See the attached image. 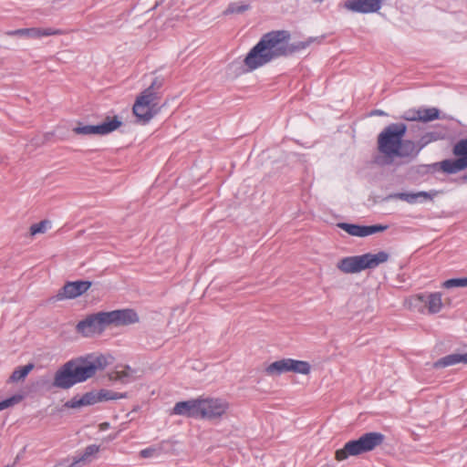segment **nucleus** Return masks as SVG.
Masks as SVG:
<instances>
[{
    "label": "nucleus",
    "instance_id": "nucleus-9",
    "mask_svg": "<svg viewBox=\"0 0 467 467\" xmlns=\"http://www.w3.org/2000/svg\"><path fill=\"white\" fill-rule=\"evenodd\" d=\"M456 159H446L432 164L435 171L445 174H455L467 169V139L460 140L452 148Z\"/></svg>",
    "mask_w": 467,
    "mask_h": 467
},
{
    "label": "nucleus",
    "instance_id": "nucleus-17",
    "mask_svg": "<svg viewBox=\"0 0 467 467\" xmlns=\"http://www.w3.org/2000/svg\"><path fill=\"white\" fill-rule=\"evenodd\" d=\"M98 402H99V397L98 392L90 391V392L85 393L80 398L75 397V398L71 399L70 400H68L66 403V407L75 409V408H79L82 406L93 405Z\"/></svg>",
    "mask_w": 467,
    "mask_h": 467
},
{
    "label": "nucleus",
    "instance_id": "nucleus-15",
    "mask_svg": "<svg viewBox=\"0 0 467 467\" xmlns=\"http://www.w3.org/2000/svg\"><path fill=\"white\" fill-rule=\"evenodd\" d=\"M91 286L89 281L67 282L57 294L58 299H74L86 293Z\"/></svg>",
    "mask_w": 467,
    "mask_h": 467
},
{
    "label": "nucleus",
    "instance_id": "nucleus-12",
    "mask_svg": "<svg viewBox=\"0 0 467 467\" xmlns=\"http://www.w3.org/2000/svg\"><path fill=\"white\" fill-rule=\"evenodd\" d=\"M107 324L109 326H129L135 324L139 321V317L133 309H119L109 312H105Z\"/></svg>",
    "mask_w": 467,
    "mask_h": 467
},
{
    "label": "nucleus",
    "instance_id": "nucleus-31",
    "mask_svg": "<svg viewBox=\"0 0 467 467\" xmlns=\"http://www.w3.org/2000/svg\"><path fill=\"white\" fill-rule=\"evenodd\" d=\"M99 451V447L95 445V444H92V445H89L88 446L86 449H85V451L83 452L82 456L78 459V460H76L75 462H88L89 461V458L93 455H95L96 453H98Z\"/></svg>",
    "mask_w": 467,
    "mask_h": 467
},
{
    "label": "nucleus",
    "instance_id": "nucleus-35",
    "mask_svg": "<svg viewBox=\"0 0 467 467\" xmlns=\"http://www.w3.org/2000/svg\"><path fill=\"white\" fill-rule=\"evenodd\" d=\"M109 427V424L108 422H103L99 425V430L100 431H105L107 430L108 428Z\"/></svg>",
    "mask_w": 467,
    "mask_h": 467
},
{
    "label": "nucleus",
    "instance_id": "nucleus-16",
    "mask_svg": "<svg viewBox=\"0 0 467 467\" xmlns=\"http://www.w3.org/2000/svg\"><path fill=\"white\" fill-rule=\"evenodd\" d=\"M343 5L355 13H376L381 8L382 0H347Z\"/></svg>",
    "mask_w": 467,
    "mask_h": 467
},
{
    "label": "nucleus",
    "instance_id": "nucleus-36",
    "mask_svg": "<svg viewBox=\"0 0 467 467\" xmlns=\"http://www.w3.org/2000/svg\"><path fill=\"white\" fill-rule=\"evenodd\" d=\"M376 114H377V115H379V116H382V115H384L385 113H384L383 111H381V110H377V111H376Z\"/></svg>",
    "mask_w": 467,
    "mask_h": 467
},
{
    "label": "nucleus",
    "instance_id": "nucleus-7",
    "mask_svg": "<svg viewBox=\"0 0 467 467\" xmlns=\"http://www.w3.org/2000/svg\"><path fill=\"white\" fill-rule=\"evenodd\" d=\"M384 441V435L380 432H367L357 440L348 441L343 448L335 452L337 462L347 460L350 456H358L373 451Z\"/></svg>",
    "mask_w": 467,
    "mask_h": 467
},
{
    "label": "nucleus",
    "instance_id": "nucleus-13",
    "mask_svg": "<svg viewBox=\"0 0 467 467\" xmlns=\"http://www.w3.org/2000/svg\"><path fill=\"white\" fill-rule=\"evenodd\" d=\"M64 32L61 29L53 27H29V28H19L6 32L8 36H24L28 38H42L51 36H60Z\"/></svg>",
    "mask_w": 467,
    "mask_h": 467
},
{
    "label": "nucleus",
    "instance_id": "nucleus-20",
    "mask_svg": "<svg viewBox=\"0 0 467 467\" xmlns=\"http://www.w3.org/2000/svg\"><path fill=\"white\" fill-rule=\"evenodd\" d=\"M291 358H283L269 364L265 368V373L268 376H276L283 373L290 372Z\"/></svg>",
    "mask_w": 467,
    "mask_h": 467
},
{
    "label": "nucleus",
    "instance_id": "nucleus-4",
    "mask_svg": "<svg viewBox=\"0 0 467 467\" xmlns=\"http://www.w3.org/2000/svg\"><path fill=\"white\" fill-rule=\"evenodd\" d=\"M284 35V33H276L275 31L265 34L244 59V65L247 67V70H255L272 60L283 57L285 51Z\"/></svg>",
    "mask_w": 467,
    "mask_h": 467
},
{
    "label": "nucleus",
    "instance_id": "nucleus-5",
    "mask_svg": "<svg viewBox=\"0 0 467 467\" xmlns=\"http://www.w3.org/2000/svg\"><path fill=\"white\" fill-rule=\"evenodd\" d=\"M389 259L387 252L379 251L377 254L366 253L360 255L346 256L337 263L338 271L345 275L358 274L365 270L375 269Z\"/></svg>",
    "mask_w": 467,
    "mask_h": 467
},
{
    "label": "nucleus",
    "instance_id": "nucleus-8",
    "mask_svg": "<svg viewBox=\"0 0 467 467\" xmlns=\"http://www.w3.org/2000/svg\"><path fill=\"white\" fill-rule=\"evenodd\" d=\"M405 306L410 310L424 314H437L442 307V295L439 292L416 294L405 300Z\"/></svg>",
    "mask_w": 467,
    "mask_h": 467
},
{
    "label": "nucleus",
    "instance_id": "nucleus-27",
    "mask_svg": "<svg viewBox=\"0 0 467 467\" xmlns=\"http://www.w3.org/2000/svg\"><path fill=\"white\" fill-rule=\"evenodd\" d=\"M99 397V402L101 401H107V400H119L124 399L127 397L125 393H119L115 392L109 389H100L98 391Z\"/></svg>",
    "mask_w": 467,
    "mask_h": 467
},
{
    "label": "nucleus",
    "instance_id": "nucleus-34",
    "mask_svg": "<svg viewBox=\"0 0 467 467\" xmlns=\"http://www.w3.org/2000/svg\"><path fill=\"white\" fill-rule=\"evenodd\" d=\"M158 454V449L155 447H149L140 451L141 458H150Z\"/></svg>",
    "mask_w": 467,
    "mask_h": 467
},
{
    "label": "nucleus",
    "instance_id": "nucleus-22",
    "mask_svg": "<svg viewBox=\"0 0 467 467\" xmlns=\"http://www.w3.org/2000/svg\"><path fill=\"white\" fill-rule=\"evenodd\" d=\"M445 138V135L440 131H429L423 134L419 142L417 144V149H419V152L421 149L426 147L428 144L431 142H435L438 140H441Z\"/></svg>",
    "mask_w": 467,
    "mask_h": 467
},
{
    "label": "nucleus",
    "instance_id": "nucleus-3",
    "mask_svg": "<svg viewBox=\"0 0 467 467\" xmlns=\"http://www.w3.org/2000/svg\"><path fill=\"white\" fill-rule=\"evenodd\" d=\"M229 409L230 403L225 399L202 395L196 399L177 402L171 414L216 420L225 417Z\"/></svg>",
    "mask_w": 467,
    "mask_h": 467
},
{
    "label": "nucleus",
    "instance_id": "nucleus-18",
    "mask_svg": "<svg viewBox=\"0 0 467 467\" xmlns=\"http://www.w3.org/2000/svg\"><path fill=\"white\" fill-rule=\"evenodd\" d=\"M276 33H284L285 35V40H284V47L285 48V53L283 54V57L291 55L295 52L306 49L310 43L312 42L311 39H308L306 41H299L293 44H289L290 40V33L286 30H276Z\"/></svg>",
    "mask_w": 467,
    "mask_h": 467
},
{
    "label": "nucleus",
    "instance_id": "nucleus-11",
    "mask_svg": "<svg viewBox=\"0 0 467 467\" xmlns=\"http://www.w3.org/2000/svg\"><path fill=\"white\" fill-rule=\"evenodd\" d=\"M121 124L119 117H107L98 125H78L73 129V132L78 135H106L118 130Z\"/></svg>",
    "mask_w": 467,
    "mask_h": 467
},
{
    "label": "nucleus",
    "instance_id": "nucleus-6",
    "mask_svg": "<svg viewBox=\"0 0 467 467\" xmlns=\"http://www.w3.org/2000/svg\"><path fill=\"white\" fill-rule=\"evenodd\" d=\"M162 85V81L155 78L151 85L143 90L135 100L132 110L140 121L148 123L159 111L160 97L156 91Z\"/></svg>",
    "mask_w": 467,
    "mask_h": 467
},
{
    "label": "nucleus",
    "instance_id": "nucleus-32",
    "mask_svg": "<svg viewBox=\"0 0 467 467\" xmlns=\"http://www.w3.org/2000/svg\"><path fill=\"white\" fill-rule=\"evenodd\" d=\"M419 109H409L403 112L400 119L407 121H419Z\"/></svg>",
    "mask_w": 467,
    "mask_h": 467
},
{
    "label": "nucleus",
    "instance_id": "nucleus-30",
    "mask_svg": "<svg viewBox=\"0 0 467 467\" xmlns=\"http://www.w3.org/2000/svg\"><path fill=\"white\" fill-rule=\"evenodd\" d=\"M24 399V396L21 395V394H16V395H14L3 401L0 402V411L1 410H4L9 407H12L16 404H18L19 402H21Z\"/></svg>",
    "mask_w": 467,
    "mask_h": 467
},
{
    "label": "nucleus",
    "instance_id": "nucleus-2",
    "mask_svg": "<svg viewBox=\"0 0 467 467\" xmlns=\"http://www.w3.org/2000/svg\"><path fill=\"white\" fill-rule=\"evenodd\" d=\"M407 126L393 123L387 126L378 136V150L383 155L377 157L379 165L391 164L395 158H413L419 154L417 144L410 140H403Z\"/></svg>",
    "mask_w": 467,
    "mask_h": 467
},
{
    "label": "nucleus",
    "instance_id": "nucleus-26",
    "mask_svg": "<svg viewBox=\"0 0 467 467\" xmlns=\"http://www.w3.org/2000/svg\"><path fill=\"white\" fill-rule=\"evenodd\" d=\"M33 368V364H27L23 367H18L13 371L12 375L10 376V381L17 382L23 380L31 372Z\"/></svg>",
    "mask_w": 467,
    "mask_h": 467
},
{
    "label": "nucleus",
    "instance_id": "nucleus-1",
    "mask_svg": "<svg viewBox=\"0 0 467 467\" xmlns=\"http://www.w3.org/2000/svg\"><path fill=\"white\" fill-rule=\"evenodd\" d=\"M112 361V356L100 353H91L71 359L55 373L53 385L60 389H69L92 378L98 370L104 369Z\"/></svg>",
    "mask_w": 467,
    "mask_h": 467
},
{
    "label": "nucleus",
    "instance_id": "nucleus-19",
    "mask_svg": "<svg viewBox=\"0 0 467 467\" xmlns=\"http://www.w3.org/2000/svg\"><path fill=\"white\" fill-rule=\"evenodd\" d=\"M459 363L467 364V353H464V354L454 353V354H451L446 357H443V358H440L439 360H437L433 364V367L436 368H446V367L453 366V365H456Z\"/></svg>",
    "mask_w": 467,
    "mask_h": 467
},
{
    "label": "nucleus",
    "instance_id": "nucleus-25",
    "mask_svg": "<svg viewBox=\"0 0 467 467\" xmlns=\"http://www.w3.org/2000/svg\"><path fill=\"white\" fill-rule=\"evenodd\" d=\"M251 7L248 2H234L229 4L227 8L223 11V14L234 15V14H242L249 10Z\"/></svg>",
    "mask_w": 467,
    "mask_h": 467
},
{
    "label": "nucleus",
    "instance_id": "nucleus-24",
    "mask_svg": "<svg viewBox=\"0 0 467 467\" xmlns=\"http://www.w3.org/2000/svg\"><path fill=\"white\" fill-rule=\"evenodd\" d=\"M311 371V366L307 361L296 360L291 358L290 372L308 375Z\"/></svg>",
    "mask_w": 467,
    "mask_h": 467
},
{
    "label": "nucleus",
    "instance_id": "nucleus-37",
    "mask_svg": "<svg viewBox=\"0 0 467 467\" xmlns=\"http://www.w3.org/2000/svg\"><path fill=\"white\" fill-rule=\"evenodd\" d=\"M317 3H321L323 0H314Z\"/></svg>",
    "mask_w": 467,
    "mask_h": 467
},
{
    "label": "nucleus",
    "instance_id": "nucleus-21",
    "mask_svg": "<svg viewBox=\"0 0 467 467\" xmlns=\"http://www.w3.org/2000/svg\"><path fill=\"white\" fill-rule=\"evenodd\" d=\"M438 193L439 192L437 191L419 192L416 193L401 192L398 193L396 196L397 198L409 203H415L420 197L423 198L424 200H432L435 196L438 195Z\"/></svg>",
    "mask_w": 467,
    "mask_h": 467
},
{
    "label": "nucleus",
    "instance_id": "nucleus-14",
    "mask_svg": "<svg viewBox=\"0 0 467 467\" xmlns=\"http://www.w3.org/2000/svg\"><path fill=\"white\" fill-rule=\"evenodd\" d=\"M337 226L348 233L349 235L358 237H366L388 229V225H358L348 223H340Z\"/></svg>",
    "mask_w": 467,
    "mask_h": 467
},
{
    "label": "nucleus",
    "instance_id": "nucleus-28",
    "mask_svg": "<svg viewBox=\"0 0 467 467\" xmlns=\"http://www.w3.org/2000/svg\"><path fill=\"white\" fill-rule=\"evenodd\" d=\"M441 286L446 289L467 287V277L448 279L441 284Z\"/></svg>",
    "mask_w": 467,
    "mask_h": 467
},
{
    "label": "nucleus",
    "instance_id": "nucleus-10",
    "mask_svg": "<svg viewBox=\"0 0 467 467\" xmlns=\"http://www.w3.org/2000/svg\"><path fill=\"white\" fill-rule=\"evenodd\" d=\"M108 327L105 312L88 315L76 326V330L83 337L100 335Z\"/></svg>",
    "mask_w": 467,
    "mask_h": 467
},
{
    "label": "nucleus",
    "instance_id": "nucleus-23",
    "mask_svg": "<svg viewBox=\"0 0 467 467\" xmlns=\"http://www.w3.org/2000/svg\"><path fill=\"white\" fill-rule=\"evenodd\" d=\"M419 121L429 122L440 118V111L436 108H419Z\"/></svg>",
    "mask_w": 467,
    "mask_h": 467
},
{
    "label": "nucleus",
    "instance_id": "nucleus-29",
    "mask_svg": "<svg viewBox=\"0 0 467 467\" xmlns=\"http://www.w3.org/2000/svg\"><path fill=\"white\" fill-rule=\"evenodd\" d=\"M50 226L51 223L47 220H44L37 223H34L30 226V234L34 236L38 234H44L47 232L48 228H50Z\"/></svg>",
    "mask_w": 467,
    "mask_h": 467
},
{
    "label": "nucleus",
    "instance_id": "nucleus-33",
    "mask_svg": "<svg viewBox=\"0 0 467 467\" xmlns=\"http://www.w3.org/2000/svg\"><path fill=\"white\" fill-rule=\"evenodd\" d=\"M132 370L130 367H124L122 369L112 372V378L115 379H123L124 378L130 377Z\"/></svg>",
    "mask_w": 467,
    "mask_h": 467
}]
</instances>
